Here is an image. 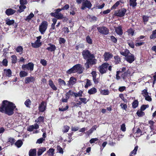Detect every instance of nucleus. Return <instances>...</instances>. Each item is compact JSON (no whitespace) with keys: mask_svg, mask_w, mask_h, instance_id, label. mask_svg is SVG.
Returning <instances> with one entry per match:
<instances>
[{"mask_svg":"<svg viewBox=\"0 0 156 156\" xmlns=\"http://www.w3.org/2000/svg\"><path fill=\"white\" fill-rule=\"evenodd\" d=\"M16 107L15 104L12 102L4 100L0 106V112L5 113L8 116H11L14 114Z\"/></svg>","mask_w":156,"mask_h":156,"instance_id":"f257e3e1","label":"nucleus"},{"mask_svg":"<svg viewBox=\"0 0 156 156\" xmlns=\"http://www.w3.org/2000/svg\"><path fill=\"white\" fill-rule=\"evenodd\" d=\"M54 12H52L50 13V15L52 16H53L58 20L62 19L64 18L63 15L59 12L61 11L60 9H58L55 10Z\"/></svg>","mask_w":156,"mask_h":156,"instance_id":"f03ea898","label":"nucleus"},{"mask_svg":"<svg viewBox=\"0 0 156 156\" xmlns=\"http://www.w3.org/2000/svg\"><path fill=\"white\" fill-rule=\"evenodd\" d=\"M83 58L87 60L89 59H93L95 58L94 54L91 53L87 50H84L82 52Z\"/></svg>","mask_w":156,"mask_h":156,"instance_id":"7ed1b4c3","label":"nucleus"},{"mask_svg":"<svg viewBox=\"0 0 156 156\" xmlns=\"http://www.w3.org/2000/svg\"><path fill=\"white\" fill-rule=\"evenodd\" d=\"M47 22L44 21L42 22L39 27V31L41 34H43L44 33L47 28Z\"/></svg>","mask_w":156,"mask_h":156,"instance_id":"20e7f679","label":"nucleus"},{"mask_svg":"<svg viewBox=\"0 0 156 156\" xmlns=\"http://www.w3.org/2000/svg\"><path fill=\"white\" fill-rule=\"evenodd\" d=\"M91 6L92 4L89 1L84 0L82 2L81 9L83 10H84L86 8L90 9Z\"/></svg>","mask_w":156,"mask_h":156,"instance_id":"39448f33","label":"nucleus"},{"mask_svg":"<svg viewBox=\"0 0 156 156\" xmlns=\"http://www.w3.org/2000/svg\"><path fill=\"white\" fill-rule=\"evenodd\" d=\"M126 12V10L125 9L122 8L116 11L115 12V15L117 16L122 17L124 16Z\"/></svg>","mask_w":156,"mask_h":156,"instance_id":"423d86ee","label":"nucleus"},{"mask_svg":"<svg viewBox=\"0 0 156 156\" xmlns=\"http://www.w3.org/2000/svg\"><path fill=\"white\" fill-rule=\"evenodd\" d=\"M97 30L101 34L104 35H107L109 33V30L105 27L102 26L98 27Z\"/></svg>","mask_w":156,"mask_h":156,"instance_id":"0eeeda50","label":"nucleus"},{"mask_svg":"<svg viewBox=\"0 0 156 156\" xmlns=\"http://www.w3.org/2000/svg\"><path fill=\"white\" fill-rule=\"evenodd\" d=\"M126 69H122V72L121 71H117V72L116 76L117 78L119 77L120 78V76H119V75H120V73H122L121 74V77H122L123 79L125 78V77L127 76H129L128 75V74H129L130 73H127L126 72H125L123 73H122V72H124L126 70Z\"/></svg>","mask_w":156,"mask_h":156,"instance_id":"6e6552de","label":"nucleus"},{"mask_svg":"<svg viewBox=\"0 0 156 156\" xmlns=\"http://www.w3.org/2000/svg\"><path fill=\"white\" fill-rule=\"evenodd\" d=\"M46 103L44 101H42L39 106L38 110L39 112H44L46 110Z\"/></svg>","mask_w":156,"mask_h":156,"instance_id":"1a4fd4ad","label":"nucleus"},{"mask_svg":"<svg viewBox=\"0 0 156 156\" xmlns=\"http://www.w3.org/2000/svg\"><path fill=\"white\" fill-rule=\"evenodd\" d=\"M126 59L129 63H132L134 61L135 57L133 55L130 53L126 58Z\"/></svg>","mask_w":156,"mask_h":156,"instance_id":"9d476101","label":"nucleus"},{"mask_svg":"<svg viewBox=\"0 0 156 156\" xmlns=\"http://www.w3.org/2000/svg\"><path fill=\"white\" fill-rule=\"evenodd\" d=\"M35 80V78L33 76H30L26 77L25 80V83L28 84L30 82L34 83Z\"/></svg>","mask_w":156,"mask_h":156,"instance_id":"9b49d317","label":"nucleus"},{"mask_svg":"<svg viewBox=\"0 0 156 156\" xmlns=\"http://www.w3.org/2000/svg\"><path fill=\"white\" fill-rule=\"evenodd\" d=\"M113 55L110 52H105L104 55V57L105 60V61L108 60L112 58Z\"/></svg>","mask_w":156,"mask_h":156,"instance_id":"f8f14e48","label":"nucleus"},{"mask_svg":"<svg viewBox=\"0 0 156 156\" xmlns=\"http://www.w3.org/2000/svg\"><path fill=\"white\" fill-rule=\"evenodd\" d=\"M48 45L49 46L46 49L51 52L54 51L56 49V47L55 45L51 44H49Z\"/></svg>","mask_w":156,"mask_h":156,"instance_id":"ddd939ff","label":"nucleus"},{"mask_svg":"<svg viewBox=\"0 0 156 156\" xmlns=\"http://www.w3.org/2000/svg\"><path fill=\"white\" fill-rule=\"evenodd\" d=\"M76 79L73 76L71 77L68 81L67 84L69 86H73L76 83Z\"/></svg>","mask_w":156,"mask_h":156,"instance_id":"4468645a","label":"nucleus"},{"mask_svg":"<svg viewBox=\"0 0 156 156\" xmlns=\"http://www.w3.org/2000/svg\"><path fill=\"white\" fill-rule=\"evenodd\" d=\"M16 12V10L10 8L7 9L5 11V13L7 15L9 16L13 15Z\"/></svg>","mask_w":156,"mask_h":156,"instance_id":"2eb2a0df","label":"nucleus"},{"mask_svg":"<svg viewBox=\"0 0 156 156\" xmlns=\"http://www.w3.org/2000/svg\"><path fill=\"white\" fill-rule=\"evenodd\" d=\"M115 30L116 33L119 35H121L123 34L122 27L120 26L115 28Z\"/></svg>","mask_w":156,"mask_h":156,"instance_id":"dca6fc26","label":"nucleus"},{"mask_svg":"<svg viewBox=\"0 0 156 156\" xmlns=\"http://www.w3.org/2000/svg\"><path fill=\"white\" fill-rule=\"evenodd\" d=\"M29 156H36L37 155V151L36 148L31 149L29 152Z\"/></svg>","mask_w":156,"mask_h":156,"instance_id":"f3484780","label":"nucleus"},{"mask_svg":"<svg viewBox=\"0 0 156 156\" xmlns=\"http://www.w3.org/2000/svg\"><path fill=\"white\" fill-rule=\"evenodd\" d=\"M46 150V148L45 147H41L39 148L37 152V155L40 156Z\"/></svg>","mask_w":156,"mask_h":156,"instance_id":"a211bd4d","label":"nucleus"},{"mask_svg":"<svg viewBox=\"0 0 156 156\" xmlns=\"http://www.w3.org/2000/svg\"><path fill=\"white\" fill-rule=\"evenodd\" d=\"M41 45V42H37L36 41L34 43H31V45L33 48H37L40 47Z\"/></svg>","mask_w":156,"mask_h":156,"instance_id":"6ab92c4d","label":"nucleus"},{"mask_svg":"<svg viewBox=\"0 0 156 156\" xmlns=\"http://www.w3.org/2000/svg\"><path fill=\"white\" fill-rule=\"evenodd\" d=\"M34 64L31 62H30L25 65H23L22 66V68H33Z\"/></svg>","mask_w":156,"mask_h":156,"instance_id":"aec40b11","label":"nucleus"},{"mask_svg":"<svg viewBox=\"0 0 156 156\" xmlns=\"http://www.w3.org/2000/svg\"><path fill=\"white\" fill-rule=\"evenodd\" d=\"M49 85L53 90H57V87L54 84L53 81L51 80H49Z\"/></svg>","mask_w":156,"mask_h":156,"instance_id":"412c9836","label":"nucleus"},{"mask_svg":"<svg viewBox=\"0 0 156 156\" xmlns=\"http://www.w3.org/2000/svg\"><path fill=\"white\" fill-rule=\"evenodd\" d=\"M23 144L21 140H18L15 142V145L18 148L20 147Z\"/></svg>","mask_w":156,"mask_h":156,"instance_id":"4be33fe9","label":"nucleus"},{"mask_svg":"<svg viewBox=\"0 0 156 156\" xmlns=\"http://www.w3.org/2000/svg\"><path fill=\"white\" fill-rule=\"evenodd\" d=\"M15 141L16 140L14 138L10 137L8 139L7 143L11 145H12L14 144H15Z\"/></svg>","mask_w":156,"mask_h":156,"instance_id":"5701e85b","label":"nucleus"},{"mask_svg":"<svg viewBox=\"0 0 156 156\" xmlns=\"http://www.w3.org/2000/svg\"><path fill=\"white\" fill-rule=\"evenodd\" d=\"M55 149L51 148L47 152V153L49 156H54L55 154Z\"/></svg>","mask_w":156,"mask_h":156,"instance_id":"b1692460","label":"nucleus"},{"mask_svg":"<svg viewBox=\"0 0 156 156\" xmlns=\"http://www.w3.org/2000/svg\"><path fill=\"white\" fill-rule=\"evenodd\" d=\"M4 73L8 77H10L12 76V71L10 69H8L7 70L4 69Z\"/></svg>","mask_w":156,"mask_h":156,"instance_id":"393cba45","label":"nucleus"},{"mask_svg":"<svg viewBox=\"0 0 156 156\" xmlns=\"http://www.w3.org/2000/svg\"><path fill=\"white\" fill-rule=\"evenodd\" d=\"M97 92V89L93 87L89 90L88 93L90 94H95Z\"/></svg>","mask_w":156,"mask_h":156,"instance_id":"a878e982","label":"nucleus"},{"mask_svg":"<svg viewBox=\"0 0 156 156\" xmlns=\"http://www.w3.org/2000/svg\"><path fill=\"white\" fill-rule=\"evenodd\" d=\"M130 52L127 49L125 50L124 51H122L120 52V54L125 57L126 58L129 54H130Z\"/></svg>","mask_w":156,"mask_h":156,"instance_id":"bb28decb","label":"nucleus"},{"mask_svg":"<svg viewBox=\"0 0 156 156\" xmlns=\"http://www.w3.org/2000/svg\"><path fill=\"white\" fill-rule=\"evenodd\" d=\"M139 105V102L137 100H134L132 103V107L133 108H136L138 107Z\"/></svg>","mask_w":156,"mask_h":156,"instance_id":"cd10ccee","label":"nucleus"},{"mask_svg":"<svg viewBox=\"0 0 156 156\" xmlns=\"http://www.w3.org/2000/svg\"><path fill=\"white\" fill-rule=\"evenodd\" d=\"M136 0H129L130 6L133 8L135 7L137 5Z\"/></svg>","mask_w":156,"mask_h":156,"instance_id":"c85d7f7f","label":"nucleus"},{"mask_svg":"<svg viewBox=\"0 0 156 156\" xmlns=\"http://www.w3.org/2000/svg\"><path fill=\"white\" fill-rule=\"evenodd\" d=\"M44 117L43 116H40L37 119L35 120V122L36 123H40L41 122H44Z\"/></svg>","mask_w":156,"mask_h":156,"instance_id":"c756f323","label":"nucleus"},{"mask_svg":"<svg viewBox=\"0 0 156 156\" xmlns=\"http://www.w3.org/2000/svg\"><path fill=\"white\" fill-rule=\"evenodd\" d=\"M6 23L8 25H11L13 24L14 23V20H10L9 19H7L5 20Z\"/></svg>","mask_w":156,"mask_h":156,"instance_id":"7c9ffc66","label":"nucleus"},{"mask_svg":"<svg viewBox=\"0 0 156 156\" xmlns=\"http://www.w3.org/2000/svg\"><path fill=\"white\" fill-rule=\"evenodd\" d=\"M97 126L96 125H94L93 126L92 128L89 129L88 132V133L89 135L91 134L94 131L96 130Z\"/></svg>","mask_w":156,"mask_h":156,"instance_id":"2f4dec72","label":"nucleus"},{"mask_svg":"<svg viewBox=\"0 0 156 156\" xmlns=\"http://www.w3.org/2000/svg\"><path fill=\"white\" fill-rule=\"evenodd\" d=\"M23 50V48L21 46H19L16 49V51L17 52L19 53L20 54H21L22 53Z\"/></svg>","mask_w":156,"mask_h":156,"instance_id":"473e14b6","label":"nucleus"},{"mask_svg":"<svg viewBox=\"0 0 156 156\" xmlns=\"http://www.w3.org/2000/svg\"><path fill=\"white\" fill-rule=\"evenodd\" d=\"M31 103V101L29 99H27L24 102V104L28 108H30Z\"/></svg>","mask_w":156,"mask_h":156,"instance_id":"72a5a7b5","label":"nucleus"},{"mask_svg":"<svg viewBox=\"0 0 156 156\" xmlns=\"http://www.w3.org/2000/svg\"><path fill=\"white\" fill-rule=\"evenodd\" d=\"M108 64L105 63L102 64L101 66H99V68H111V66H109Z\"/></svg>","mask_w":156,"mask_h":156,"instance_id":"f704fd0d","label":"nucleus"},{"mask_svg":"<svg viewBox=\"0 0 156 156\" xmlns=\"http://www.w3.org/2000/svg\"><path fill=\"white\" fill-rule=\"evenodd\" d=\"M34 16V14L33 13H31L28 16L26 17L25 20L26 21L29 22Z\"/></svg>","mask_w":156,"mask_h":156,"instance_id":"c9c22d12","label":"nucleus"},{"mask_svg":"<svg viewBox=\"0 0 156 156\" xmlns=\"http://www.w3.org/2000/svg\"><path fill=\"white\" fill-rule=\"evenodd\" d=\"M100 93L101 94L103 95H108L109 94L110 92L108 90L104 89L101 90L100 91Z\"/></svg>","mask_w":156,"mask_h":156,"instance_id":"e433bc0d","label":"nucleus"},{"mask_svg":"<svg viewBox=\"0 0 156 156\" xmlns=\"http://www.w3.org/2000/svg\"><path fill=\"white\" fill-rule=\"evenodd\" d=\"M138 148V146H136L134 150L132 151L129 154V156H133V155H135L136 154V151Z\"/></svg>","mask_w":156,"mask_h":156,"instance_id":"4c0bfd02","label":"nucleus"},{"mask_svg":"<svg viewBox=\"0 0 156 156\" xmlns=\"http://www.w3.org/2000/svg\"><path fill=\"white\" fill-rule=\"evenodd\" d=\"M70 129V127L67 126H63L62 129V132L63 133H67L68 131Z\"/></svg>","mask_w":156,"mask_h":156,"instance_id":"58836bf2","label":"nucleus"},{"mask_svg":"<svg viewBox=\"0 0 156 156\" xmlns=\"http://www.w3.org/2000/svg\"><path fill=\"white\" fill-rule=\"evenodd\" d=\"M150 38L151 39L156 38V29L152 31V34L150 36Z\"/></svg>","mask_w":156,"mask_h":156,"instance_id":"ea45409f","label":"nucleus"},{"mask_svg":"<svg viewBox=\"0 0 156 156\" xmlns=\"http://www.w3.org/2000/svg\"><path fill=\"white\" fill-rule=\"evenodd\" d=\"M137 115L139 117H142L145 115V113L142 111L138 110L136 113Z\"/></svg>","mask_w":156,"mask_h":156,"instance_id":"a19ab883","label":"nucleus"},{"mask_svg":"<svg viewBox=\"0 0 156 156\" xmlns=\"http://www.w3.org/2000/svg\"><path fill=\"white\" fill-rule=\"evenodd\" d=\"M79 69H69L67 71V73L68 74H71L72 73H76L77 72L76 71V70Z\"/></svg>","mask_w":156,"mask_h":156,"instance_id":"79ce46f5","label":"nucleus"},{"mask_svg":"<svg viewBox=\"0 0 156 156\" xmlns=\"http://www.w3.org/2000/svg\"><path fill=\"white\" fill-rule=\"evenodd\" d=\"M83 93V91L81 90H80L78 93H75V98H76L78 97H82Z\"/></svg>","mask_w":156,"mask_h":156,"instance_id":"37998d69","label":"nucleus"},{"mask_svg":"<svg viewBox=\"0 0 156 156\" xmlns=\"http://www.w3.org/2000/svg\"><path fill=\"white\" fill-rule=\"evenodd\" d=\"M57 151L61 154H63L64 152L63 149L59 145L57 146Z\"/></svg>","mask_w":156,"mask_h":156,"instance_id":"c03bdc74","label":"nucleus"},{"mask_svg":"<svg viewBox=\"0 0 156 156\" xmlns=\"http://www.w3.org/2000/svg\"><path fill=\"white\" fill-rule=\"evenodd\" d=\"M115 59V64H117L119 63L120 62V57L118 55L114 57Z\"/></svg>","mask_w":156,"mask_h":156,"instance_id":"a18cd8bd","label":"nucleus"},{"mask_svg":"<svg viewBox=\"0 0 156 156\" xmlns=\"http://www.w3.org/2000/svg\"><path fill=\"white\" fill-rule=\"evenodd\" d=\"M86 83L84 87L85 88H88L90 86L92 85V83L90 80L88 79H87Z\"/></svg>","mask_w":156,"mask_h":156,"instance_id":"49530a36","label":"nucleus"},{"mask_svg":"<svg viewBox=\"0 0 156 156\" xmlns=\"http://www.w3.org/2000/svg\"><path fill=\"white\" fill-rule=\"evenodd\" d=\"M28 75V73L24 71H21L20 72V76L21 77H24L27 76Z\"/></svg>","mask_w":156,"mask_h":156,"instance_id":"de8ad7c7","label":"nucleus"},{"mask_svg":"<svg viewBox=\"0 0 156 156\" xmlns=\"http://www.w3.org/2000/svg\"><path fill=\"white\" fill-rule=\"evenodd\" d=\"M127 32L128 33L129 35L133 36V35L134 31L132 28H130L128 30Z\"/></svg>","mask_w":156,"mask_h":156,"instance_id":"09e8293b","label":"nucleus"},{"mask_svg":"<svg viewBox=\"0 0 156 156\" xmlns=\"http://www.w3.org/2000/svg\"><path fill=\"white\" fill-rule=\"evenodd\" d=\"M88 61V62L89 63L90 66L94 64L95 63L96 60L95 59H89L87 60Z\"/></svg>","mask_w":156,"mask_h":156,"instance_id":"8fccbe9b","label":"nucleus"},{"mask_svg":"<svg viewBox=\"0 0 156 156\" xmlns=\"http://www.w3.org/2000/svg\"><path fill=\"white\" fill-rule=\"evenodd\" d=\"M127 43L129 45L131 48H133L134 47V45L133 41L128 40L127 41Z\"/></svg>","mask_w":156,"mask_h":156,"instance_id":"3c124183","label":"nucleus"},{"mask_svg":"<svg viewBox=\"0 0 156 156\" xmlns=\"http://www.w3.org/2000/svg\"><path fill=\"white\" fill-rule=\"evenodd\" d=\"M120 106L121 107V108L123 110H124L125 111H126L127 106L126 104L124 103H121L120 104Z\"/></svg>","mask_w":156,"mask_h":156,"instance_id":"603ef678","label":"nucleus"},{"mask_svg":"<svg viewBox=\"0 0 156 156\" xmlns=\"http://www.w3.org/2000/svg\"><path fill=\"white\" fill-rule=\"evenodd\" d=\"M86 40L87 42L90 44H91L92 43V39L90 38L89 36H87L86 37Z\"/></svg>","mask_w":156,"mask_h":156,"instance_id":"864d4df0","label":"nucleus"},{"mask_svg":"<svg viewBox=\"0 0 156 156\" xmlns=\"http://www.w3.org/2000/svg\"><path fill=\"white\" fill-rule=\"evenodd\" d=\"M120 4V1L117 2L113 5L111 8V9H115Z\"/></svg>","mask_w":156,"mask_h":156,"instance_id":"5fc2aeb1","label":"nucleus"},{"mask_svg":"<svg viewBox=\"0 0 156 156\" xmlns=\"http://www.w3.org/2000/svg\"><path fill=\"white\" fill-rule=\"evenodd\" d=\"M142 131L139 128H138L136 131V132L135 133V134L136 135H138L139 136H140L143 135Z\"/></svg>","mask_w":156,"mask_h":156,"instance_id":"6e6d98bb","label":"nucleus"},{"mask_svg":"<svg viewBox=\"0 0 156 156\" xmlns=\"http://www.w3.org/2000/svg\"><path fill=\"white\" fill-rule=\"evenodd\" d=\"M26 8V6L24 5H21L19 7V12H23Z\"/></svg>","mask_w":156,"mask_h":156,"instance_id":"4d7b16f0","label":"nucleus"},{"mask_svg":"<svg viewBox=\"0 0 156 156\" xmlns=\"http://www.w3.org/2000/svg\"><path fill=\"white\" fill-rule=\"evenodd\" d=\"M12 62V63H15L16 62L17 58L15 55H12L11 56Z\"/></svg>","mask_w":156,"mask_h":156,"instance_id":"13d9d810","label":"nucleus"},{"mask_svg":"<svg viewBox=\"0 0 156 156\" xmlns=\"http://www.w3.org/2000/svg\"><path fill=\"white\" fill-rule=\"evenodd\" d=\"M66 40L62 37H60L59 39V43L60 44H65L66 42Z\"/></svg>","mask_w":156,"mask_h":156,"instance_id":"bf43d9fd","label":"nucleus"},{"mask_svg":"<svg viewBox=\"0 0 156 156\" xmlns=\"http://www.w3.org/2000/svg\"><path fill=\"white\" fill-rule=\"evenodd\" d=\"M79 100L81 101V102L84 103L85 104H86L87 102V99L86 98H80Z\"/></svg>","mask_w":156,"mask_h":156,"instance_id":"052dcab7","label":"nucleus"},{"mask_svg":"<svg viewBox=\"0 0 156 156\" xmlns=\"http://www.w3.org/2000/svg\"><path fill=\"white\" fill-rule=\"evenodd\" d=\"M149 107L148 105H143L140 107V110L142 111H144L147 108Z\"/></svg>","mask_w":156,"mask_h":156,"instance_id":"680f3d73","label":"nucleus"},{"mask_svg":"<svg viewBox=\"0 0 156 156\" xmlns=\"http://www.w3.org/2000/svg\"><path fill=\"white\" fill-rule=\"evenodd\" d=\"M58 82L61 85H63L65 86L66 84L65 82L61 78H59L58 80Z\"/></svg>","mask_w":156,"mask_h":156,"instance_id":"e2e57ef3","label":"nucleus"},{"mask_svg":"<svg viewBox=\"0 0 156 156\" xmlns=\"http://www.w3.org/2000/svg\"><path fill=\"white\" fill-rule=\"evenodd\" d=\"M144 43L139 41V42H136L135 45L136 46H140L143 44Z\"/></svg>","mask_w":156,"mask_h":156,"instance_id":"0e129e2a","label":"nucleus"},{"mask_svg":"<svg viewBox=\"0 0 156 156\" xmlns=\"http://www.w3.org/2000/svg\"><path fill=\"white\" fill-rule=\"evenodd\" d=\"M98 139L97 138H92L90 140L89 142L91 144H92L95 143L96 141H98Z\"/></svg>","mask_w":156,"mask_h":156,"instance_id":"69168bd1","label":"nucleus"},{"mask_svg":"<svg viewBox=\"0 0 156 156\" xmlns=\"http://www.w3.org/2000/svg\"><path fill=\"white\" fill-rule=\"evenodd\" d=\"M45 140V139L43 138H41L38 139L37 142L36 143L39 144H41Z\"/></svg>","mask_w":156,"mask_h":156,"instance_id":"338daca9","label":"nucleus"},{"mask_svg":"<svg viewBox=\"0 0 156 156\" xmlns=\"http://www.w3.org/2000/svg\"><path fill=\"white\" fill-rule=\"evenodd\" d=\"M69 108V106L68 105H67L65 108H63L62 107L61 108H59V111H65L66 110Z\"/></svg>","mask_w":156,"mask_h":156,"instance_id":"774afa93","label":"nucleus"}]
</instances>
